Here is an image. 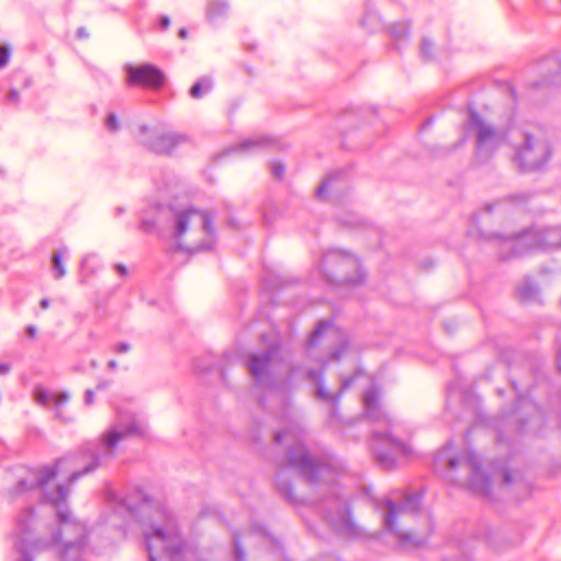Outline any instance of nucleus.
<instances>
[{
  "mask_svg": "<svg viewBox=\"0 0 561 561\" xmlns=\"http://www.w3.org/2000/svg\"><path fill=\"white\" fill-rule=\"evenodd\" d=\"M76 37L78 39H85L89 37V33L84 26H80L76 32Z\"/></svg>",
  "mask_w": 561,
  "mask_h": 561,
  "instance_id": "f704fd0d",
  "label": "nucleus"
},
{
  "mask_svg": "<svg viewBox=\"0 0 561 561\" xmlns=\"http://www.w3.org/2000/svg\"><path fill=\"white\" fill-rule=\"evenodd\" d=\"M447 453V448L443 450L442 453V456L440 457H444V455Z\"/></svg>",
  "mask_w": 561,
  "mask_h": 561,
  "instance_id": "13d9d810",
  "label": "nucleus"
},
{
  "mask_svg": "<svg viewBox=\"0 0 561 561\" xmlns=\"http://www.w3.org/2000/svg\"><path fill=\"white\" fill-rule=\"evenodd\" d=\"M557 362H558V368H559V370L561 371V350H560V351H559V353H558Z\"/></svg>",
  "mask_w": 561,
  "mask_h": 561,
  "instance_id": "5fc2aeb1",
  "label": "nucleus"
},
{
  "mask_svg": "<svg viewBox=\"0 0 561 561\" xmlns=\"http://www.w3.org/2000/svg\"><path fill=\"white\" fill-rule=\"evenodd\" d=\"M517 409H523L531 414V417H540L541 413L539 408L530 400L526 398H519L518 399V407Z\"/></svg>",
  "mask_w": 561,
  "mask_h": 561,
  "instance_id": "393cba45",
  "label": "nucleus"
},
{
  "mask_svg": "<svg viewBox=\"0 0 561 561\" xmlns=\"http://www.w3.org/2000/svg\"><path fill=\"white\" fill-rule=\"evenodd\" d=\"M285 469L282 468L276 473V485L280 494L290 503H297V499L294 494V489L290 482L286 481L283 476L285 474Z\"/></svg>",
  "mask_w": 561,
  "mask_h": 561,
  "instance_id": "412c9836",
  "label": "nucleus"
},
{
  "mask_svg": "<svg viewBox=\"0 0 561 561\" xmlns=\"http://www.w3.org/2000/svg\"><path fill=\"white\" fill-rule=\"evenodd\" d=\"M328 185H329V180L328 181H323L320 184V186L317 188V196L318 197H323L325 195Z\"/></svg>",
  "mask_w": 561,
  "mask_h": 561,
  "instance_id": "c9c22d12",
  "label": "nucleus"
},
{
  "mask_svg": "<svg viewBox=\"0 0 561 561\" xmlns=\"http://www.w3.org/2000/svg\"><path fill=\"white\" fill-rule=\"evenodd\" d=\"M115 270L122 275V276H125L127 274V267L124 265V264H116L115 265Z\"/></svg>",
  "mask_w": 561,
  "mask_h": 561,
  "instance_id": "a19ab883",
  "label": "nucleus"
},
{
  "mask_svg": "<svg viewBox=\"0 0 561 561\" xmlns=\"http://www.w3.org/2000/svg\"><path fill=\"white\" fill-rule=\"evenodd\" d=\"M282 142L271 136H257L240 141L231 151L256 152L262 150H282Z\"/></svg>",
  "mask_w": 561,
  "mask_h": 561,
  "instance_id": "dca6fc26",
  "label": "nucleus"
},
{
  "mask_svg": "<svg viewBox=\"0 0 561 561\" xmlns=\"http://www.w3.org/2000/svg\"><path fill=\"white\" fill-rule=\"evenodd\" d=\"M170 19L167 15L160 18V27L161 30H167L170 26Z\"/></svg>",
  "mask_w": 561,
  "mask_h": 561,
  "instance_id": "58836bf2",
  "label": "nucleus"
},
{
  "mask_svg": "<svg viewBox=\"0 0 561 561\" xmlns=\"http://www.w3.org/2000/svg\"><path fill=\"white\" fill-rule=\"evenodd\" d=\"M213 89V81L208 77H203L196 81L190 89V95L193 99H201Z\"/></svg>",
  "mask_w": 561,
  "mask_h": 561,
  "instance_id": "5701e85b",
  "label": "nucleus"
},
{
  "mask_svg": "<svg viewBox=\"0 0 561 561\" xmlns=\"http://www.w3.org/2000/svg\"><path fill=\"white\" fill-rule=\"evenodd\" d=\"M346 351H347V344L344 343L343 345H341L339 348L334 350L331 353V358L333 360H339Z\"/></svg>",
  "mask_w": 561,
  "mask_h": 561,
  "instance_id": "473e14b6",
  "label": "nucleus"
},
{
  "mask_svg": "<svg viewBox=\"0 0 561 561\" xmlns=\"http://www.w3.org/2000/svg\"><path fill=\"white\" fill-rule=\"evenodd\" d=\"M434 43L428 38H423L421 43V55L430 60L433 58Z\"/></svg>",
  "mask_w": 561,
  "mask_h": 561,
  "instance_id": "a878e982",
  "label": "nucleus"
},
{
  "mask_svg": "<svg viewBox=\"0 0 561 561\" xmlns=\"http://www.w3.org/2000/svg\"><path fill=\"white\" fill-rule=\"evenodd\" d=\"M10 370V365L7 363L0 364V375H5Z\"/></svg>",
  "mask_w": 561,
  "mask_h": 561,
  "instance_id": "a18cd8bd",
  "label": "nucleus"
},
{
  "mask_svg": "<svg viewBox=\"0 0 561 561\" xmlns=\"http://www.w3.org/2000/svg\"><path fill=\"white\" fill-rule=\"evenodd\" d=\"M84 402L88 405H91L94 402V392L93 390H87L84 393Z\"/></svg>",
  "mask_w": 561,
  "mask_h": 561,
  "instance_id": "e433bc0d",
  "label": "nucleus"
},
{
  "mask_svg": "<svg viewBox=\"0 0 561 561\" xmlns=\"http://www.w3.org/2000/svg\"><path fill=\"white\" fill-rule=\"evenodd\" d=\"M10 59V49L7 46H0V69L4 68Z\"/></svg>",
  "mask_w": 561,
  "mask_h": 561,
  "instance_id": "7c9ffc66",
  "label": "nucleus"
},
{
  "mask_svg": "<svg viewBox=\"0 0 561 561\" xmlns=\"http://www.w3.org/2000/svg\"><path fill=\"white\" fill-rule=\"evenodd\" d=\"M147 130H148V128H147L146 126H142V127H141V131H142V133H146Z\"/></svg>",
  "mask_w": 561,
  "mask_h": 561,
  "instance_id": "4d7b16f0",
  "label": "nucleus"
},
{
  "mask_svg": "<svg viewBox=\"0 0 561 561\" xmlns=\"http://www.w3.org/2000/svg\"><path fill=\"white\" fill-rule=\"evenodd\" d=\"M503 478L506 484H510L513 481V476L508 470H505Z\"/></svg>",
  "mask_w": 561,
  "mask_h": 561,
  "instance_id": "c03bdc74",
  "label": "nucleus"
},
{
  "mask_svg": "<svg viewBox=\"0 0 561 561\" xmlns=\"http://www.w3.org/2000/svg\"><path fill=\"white\" fill-rule=\"evenodd\" d=\"M465 127L474 135L476 157L481 163L488 162L508 144L510 130L492 124L476 111H470Z\"/></svg>",
  "mask_w": 561,
  "mask_h": 561,
  "instance_id": "423d86ee",
  "label": "nucleus"
},
{
  "mask_svg": "<svg viewBox=\"0 0 561 561\" xmlns=\"http://www.w3.org/2000/svg\"><path fill=\"white\" fill-rule=\"evenodd\" d=\"M530 197L531 195L526 193L511 194L503 199L496 201L491 204H486L484 206V210L486 213H491L492 210L496 209L503 214L513 210H524L526 209Z\"/></svg>",
  "mask_w": 561,
  "mask_h": 561,
  "instance_id": "f3484780",
  "label": "nucleus"
},
{
  "mask_svg": "<svg viewBox=\"0 0 561 561\" xmlns=\"http://www.w3.org/2000/svg\"><path fill=\"white\" fill-rule=\"evenodd\" d=\"M67 253V248H61L55 251L51 255V272L55 279H60L66 275V266L64 256Z\"/></svg>",
  "mask_w": 561,
  "mask_h": 561,
  "instance_id": "aec40b11",
  "label": "nucleus"
},
{
  "mask_svg": "<svg viewBox=\"0 0 561 561\" xmlns=\"http://www.w3.org/2000/svg\"><path fill=\"white\" fill-rule=\"evenodd\" d=\"M105 127L107 130L112 133L119 130V122L114 113L108 114L107 119L105 122Z\"/></svg>",
  "mask_w": 561,
  "mask_h": 561,
  "instance_id": "cd10ccee",
  "label": "nucleus"
},
{
  "mask_svg": "<svg viewBox=\"0 0 561 561\" xmlns=\"http://www.w3.org/2000/svg\"><path fill=\"white\" fill-rule=\"evenodd\" d=\"M50 305V300L48 298H43L39 302L42 309H47Z\"/></svg>",
  "mask_w": 561,
  "mask_h": 561,
  "instance_id": "09e8293b",
  "label": "nucleus"
},
{
  "mask_svg": "<svg viewBox=\"0 0 561 561\" xmlns=\"http://www.w3.org/2000/svg\"><path fill=\"white\" fill-rule=\"evenodd\" d=\"M279 355V346L274 344L265 351L251 354L247 360V367L257 386L273 389L275 382L272 376V365Z\"/></svg>",
  "mask_w": 561,
  "mask_h": 561,
  "instance_id": "9b49d317",
  "label": "nucleus"
},
{
  "mask_svg": "<svg viewBox=\"0 0 561 561\" xmlns=\"http://www.w3.org/2000/svg\"><path fill=\"white\" fill-rule=\"evenodd\" d=\"M391 34L396 38H404L409 36V30L403 25H393L391 27Z\"/></svg>",
  "mask_w": 561,
  "mask_h": 561,
  "instance_id": "c756f323",
  "label": "nucleus"
},
{
  "mask_svg": "<svg viewBox=\"0 0 561 561\" xmlns=\"http://www.w3.org/2000/svg\"><path fill=\"white\" fill-rule=\"evenodd\" d=\"M527 421L525 420H522L520 422V426L518 427V432H524L525 431V425H526Z\"/></svg>",
  "mask_w": 561,
  "mask_h": 561,
  "instance_id": "864d4df0",
  "label": "nucleus"
},
{
  "mask_svg": "<svg viewBox=\"0 0 561 561\" xmlns=\"http://www.w3.org/2000/svg\"><path fill=\"white\" fill-rule=\"evenodd\" d=\"M447 465L450 469H455L460 462H463L469 471V489L482 496H490L492 484L490 478L482 471L479 456L473 450H467L462 459L448 458Z\"/></svg>",
  "mask_w": 561,
  "mask_h": 561,
  "instance_id": "f8f14e48",
  "label": "nucleus"
},
{
  "mask_svg": "<svg viewBox=\"0 0 561 561\" xmlns=\"http://www.w3.org/2000/svg\"><path fill=\"white\" fill-rule=\"evenodd\" d=\"M234 557L237 561H244L245 553L241 547L238 534L233 535Z\"/></svg>",
  "mask_w": 561,
  "mask_h": 561,
  "instance_id": "bb28decb",
  "label": "nucleus"
},
{
  "mask_svg": "<svg viewBox=\"0 0 561 561\" xmlns=\"http://www.w3.org/2000/svg\"><path fill=\"white\" fill-rule=\"evenodd\" d=\"M122 504L126 506V508L131 513H134L138 506V503L136 501H131L129 499H123Z\"/></svg>",
  "mask_w": 561,
  "mask_h": 561,
  "instance_id": "72a5a7b5",
  "label": "nucleus"
},
{
  "mask_svg": "<svg viewBox=\"0 0 561 561\" xmlns=\"http://www.w3.org/2000/svg\"><path fill=\"white\" fill-rule=\"evenodd\" d=\"M331 529L344 538H360L362 528L354 522L348 503L341 496L331 494L316 507Z\"/></svg>",
  "mask_w": 561,
  "mask_h": 561,
  "instance_id": "0eeeda50",
  "label": "nucleus"
},
{
  "mask_svg": "<svg viewBox=\"0 0 561 561\" xmlns=\"http://www.w3.org/2000/svg\"><path fill=\"white\" fill-rule=\"evenodd\" d=\"M298 371H299V367L298 366L291 367L290 373H289V375L287 377L288 382H291V379L294 378L295 374L298 373Z\"/></svg>",
  "mask_w": 561,
  "mask_h": 561,
  "instance_id": "49530a36",
  "label": "nucleus"
},
{
  "mask_svg": "<svg viewBox=\"0 0 561 561\" xmlns=\"http://www.w3.org/2000/svg\"><path fill=\"white\" fill-rule=\"evenodd\" d=\"M130 350V344L127 342H119L114 345L113 351L117 354L127 353Z\"/></svg>",
  "mask_w": 561,
  "mask_h": 561,
  "instance_id": "2f4dec72",
  "label": "nucleus"
},
{
  "mask_svg": "<svg viewBox=\"0 0 561 561\" xmlns=\"http://www.w3.org/2000/svg\"><path fill=\"white\" fill-rule=\"evenodd\" d=\"M304 431L299 426H291L287 430L278 432L274 436L276 444L285 442L287 444L286 461L288 468L295 470L310 484L320 482L329 483L334 478L331 467L313 457L305 446Z\"/></svg>",
  "mask_w": 561,
  "mask_h": 561,
  "instance_id": "7ed1b4c3",
  "label": "nucleus"
},
{
  "mask_svg": "<svg viewBox=\"0 0 561 561\" xmlns=\"http://www.w3.org/2000/svg\"><path fill=\"white\" fill-rule=\"evenodd\" d=\"M185 137L174 133L152 135L144 140V146L157 154H171Z\"/></svg>",
  "mask_w": 561,
  "mask_h": 561,
  "instance_id": "2eb2a0df",
  "label": "nucleus"
},
{
  "mask_svg": "<svg viewBox=\"0 0 561 561\" xmlns=\"http://www.w3.org/2000/svg\"><path fill=\"white\" fill-rule=\"evenodd\" d=\"M516 295L520 301H534L539 295V288L533 279L527 277L516 288Z\"/></svg>",
  "mask_w": 561,
  "mask_h": 561,
  "instance_id": "6ab92c4d",
  "label": "nucleus"
},
{
  "mask_svg": "<svg viewBox=\"0 0 561 561\" xmlns=\"http://www.w3.org/2000/svg\"><path fill=\"white\" fill-rule=\"evenodd\" d=\"M514 162L523 172L539 171L547 167L553 149L548 128L539 123H525L513 128Z\"/></svg>",
  "mask_w": 561,
  "mask_h": 561,
  "instance_id": "f03ea898",
  "label": "nucleus"
},
{
  "mask_svg": "<svg viewBox=\"0 0 561 561\" xmlns=\"http://www.w3.org/2000/svg\"><path fill=\"white\" fill-rule=\"evenodd\" d=\"M34 398L36 402L43 407H46L50 401H54V407L56 409V416L60 417L59 409L61 405L68 402L69 394L66 392L53 394L44 388L37 387L34 390Z\"/></svg>",
  "mask_w": 561,
  "mask_h": 561,
  "instance_id": "a211bd4d",
  "label": "nucleus"
},
{
  "mask_svg": "<svg viewBox=\"0 0 561 561\" xmlns=\"http://www.w3.org/2000/svg\"><path fill=\"white\" fill-rule=\"evenodd\" d=\"M529 249H559L561 248V226L535 228L522 236L512 244L513 255L522 253V247Z\"/></svg>",
  "mask_w": 561,
  "mask_h": 561,
  "instance_id": "9d476101",
  "label": "nucleus"
},
{
  "mask_svg": "<svg viewBox=\"0 0 561 561\" xmlns=\"http://www.w3.org/2000/svg\"><path fill=\"white\" fill-rule=\"evenodd\" d=\"M26 333L30 337L34 339L36 337V334H37V329L35 325L33 324H30L26 327Z\"/></svg>",
  "mask_w": 561,
  "mask_h": 561,
  "instance_id": "ea45409f",
  "label": "nucleus"
},
{
  "mask_svg": "<svg viewBox=\"0 0 561 561\" xmlns=\"http://www.w3.org/2000/svg\"><path fill=\"white\" fill-rule=\"evenodd\" d=\"M554 80L545 81L543 84L554 83Z\"/></svg>",
  "mask_w": 561,
  "mask_h": 561,
  "instance_id": "6e6d98bb",
  "label": "nucleus"
},
{
  "mask_svg": "<svg viewBox=\"0 0 561 561\" xmlns=\"http://www.w3.org/2000/svg\"><path fill=\"white\" fill-rule=\"evenodd\" d=\"M186 233L196 234L194 251L211 250L216 242L214 217L193 207L175 211L173 237L179 247Z\"/></svg>",
  "mask_w": 561,
  "mask_h": 561,
  "instance_id": "39448f33",
  "label": "nucleus"
},
{
  "mask_svg": "<svg viewBox=\"0 0 561 561\" xmlns=\"http://www.w3.org/2000/svg\"><path fill=\"white\" fill-rule=\"evenodd\" d=\"M271 171L274 178L283 179L285 174V165L279 161H274L271 167Z\"/></svg>",
  "mask_w": 561,
  "mask_h": 561,
  "instance_id": "c85d7f7f",
  "label": "nucleus"
},
{
  "mask_svg": "<svg viewBox=\"0 0 561 561\" xmlns=\"http://www.w3.org/2000/svg\"><path fill=\"white\" fill-rule=\"evenodd\" d=\"M153 227V224L152 222H149V221H146L144 220L141 222V228L145 230V231H150V229Z\"/></svg>",
  "mask_w": 561,
  "mask_h": 561,
  "instance_id": "de8ad7c7",
  "label": "nucleus"
},
{
  "mask_svg": "<svg viewBox=\"0 0 561 561\" xmlns=\"http://www.w3.org/2000/svg\"><path fill=\"white\" fill-rule=\"evenodd\" d=\"M229 9V4L225 0H213L207 4L206 16L209 21H215L225 15Z\"/></svg>",
  "mask_w": 561,
  "mask_h": 561,
  "instance_id": "4be33fe9",
  "label": "nucleus"
},
{
  "mask_svg": "<svg viewBox=\"0 0 561 561\" xmlns=\"http://www.w3.org/2000/svg\"><path fill=\"white\" fill-rule=\"evenodd\" d=\"M548 62L551 64L550 68H560V64L556 59H550Z\"/></svg>",
  "mask_w": 561,
  "mask_h": 561,
  "instance_id": "603ef678",
  "label": "nucleus"
},
{
  "mask_svg": "<svg viewBox=\"0 0 561 561\" xmlns=\"http://www.w3.org/2000/svg\"><path fill=\"white\" fill-rule=\"evenodd\" d=\"M9 102H18L19 101V92L15 89H11L8 94Z\"/></svg>",
  "mask_w": 561,
  "mask_h": 561,
  "instance_id": "4c0bfd02",
  "label": "nucleus"
},
{
  "mask_svg": "<svg viewBox=\"0 0 561 561\" xmlns=\"http://www.w3.org/2000/svg\"><path fill=\"white\" fill-rule=\"evenodd\" d=\"M363 403L365 416L370 422L385 426V431L371 432L369 444L375 460L381 468L392 470L412 453L411 447L389 432L392 421L383 411L379 393L375 388L365 391Z\"/></svg>",
  "mask_w": 561,
  "mask_h": 561,
  "instance_id": "f257e3e1",
  "label": "nucleus"
},
{
  "mask_svg": "<svg viewBox=\"0 0 561 561\" xmlns=\"http://www.w3.org/2000/svg\"><path fill=\"white\" fill-rule=\"evenodd\" d=\"M107 367L111 370H115L117 368V362L115 359H111L107 362Z\"/></svg>",
  "mask_w": 561,
  "mask_h": 561,
  "instance_id": "8fccbe9b",
  "label": "nucleus"
},
{
  "mask_svg": "<svg viewBox=\"0 0 561 561\" xmlns=\"http://www.w3.org/2000/svg\"><path fill=\"white\" fill-rule=\"evenodd\" d=\"M331 325H332V322L329 320L319 321L310 336L309 344L311 346L318 344V342H319L320 337L323 335L324 331L328 330Z\"/></svg>",
  "mask_w": 561,
  "mask_h": 561,
  "instance_id": "b1692460",
  "label": "nucleus"
},
{
  "mask_svg": "<svg viewBox=\"0 0 561 561\" xmlns=\"http://www.w3.org/2000/svg\"><path fill=\"white\" fill-rule=\"evenodd\" d=\"M179 36L182 38V39H185L187 37V30L186 28H181L179 31Z\"/></svg>",
  "mask_w": 561,
  "mask_h": 561,
  "instance_id": "3c124183",
  "label": "nucleus"
},
{
  "mask_svg": "<svg viewBox=\"0 0 561 561\" xmlns=\"http://www.w3.org/2000/svg\"><path fill=\"white\" fill-rule=\"evenodd\" d=\"M137 495H138V497H139V500H140V502H141V504H142V505H147V504H148L149 499H148V496H147V495H145V494L142 493V491L138 490V491H137Z\"/></svg>",
  "mask_w": 561,
  "mask_h": 561,
  "instance_id": "79ce46f5",
  "label": "nucleus"
},
{
  "mask_svg": "<svg viewBox=\"0 0 561 561\" xmlns=\"http://www.w3.org/2000/svg\"><path fill=\"white\" fill-rule=\"evenodd\" d=\"M386 514L383 516V526L387 530L393 533L402 543L420 547L425 543V538H417L408 531L399 529L396 525L397 518L416 513L422 505V495L420 493L408 494L401 503L392 500H386Z\"/></svg>",
  "mask_w": 561,
  "mask_h": 561,
  "instance_id": "1a4fd4ad",
  "label": "nucleus"
},
{
  "mask_svg": "<svg viewBox=\"0 0 561 561\" xmlns=\"http://www.w3.org/2000/svg\"><path fill=\"white\" fill-rule=\"evenodd\" d=\"M149 561H183L184 542L173 516L157 511L156 520L144 530Z\"/></svg>",
  "mask_w": 561,
  "mask_h": 561,
  "instance_id": "20e7f679",
  "label": "nucleus"
},
{
  "mask_svg": "<svg viewBox=\"0 0 561 561\" xmlns=\"http://www.w3.org/2000/svg\"><path fill=\"white\" fill-rule=\"evenodd\" d=\"M111 385L110 380L100 381L96 386L98 390H104Z\"/></svg>",
  "mask_w": 561,
  "mask_h": 561,
  "instance_id": "37998d69",
  "label": "nucleus"
},
{
  "mask_svg": "<svg viewBox=\"0 0 561 561\" xmlns=\"http://www.w3.org/2000/svg\"><path fill=\"white\" fill-rule=\"evenodd\" d=\"M127 82L129 85H141L152 90H159L163 87L164 73L151 64H144L137 67L127 68Z\"/></svg>",
  "mask_w": 561,
  "mask_h": 561,
  "instance_id": "4468645a",
  "label": "nucleus"
},
{
  "mask_svg": "<svg viewBox=\"0 0 561 561\" xmlns=\"http://www.w3.org/2000/svg\"><path fill=\"white\" fill-rule=\"evenodd\" d=\"M328 365V362H323L322 367L320 369H309L307 373V377L309 380L316 382L317 390H316V397L320 399L321 401L329 403L333 407V414L335 415L337 413V404L341 399V397L344 394L346 390L350 389V387L356 381V379L363 375L362 369H357L353 375L347 377L341 378V387L340 390L336 393H331L325 387H324V370Z\"/></svg>",
  "mask_w": 561,
  "mask_h": 561,
  "instance_id": "ddd939ff",
  "label": "nucleus"
},
{
  "mask_svg": "<svg viewBox=\"0 0 561 561\" xmlns=\"http://www.w3.org/2000/svg\"><path fill=\"white\" fill-rule=\"evenodd\" d=\"M322 268L325 278L332 283L355 285L364 279L358 259L347 252H325L322 256Z\"/></svg>",
  "mask_w": 561,
  "mask_h": 561,
  "instance_id": "6e6552de",
  "label": "nucleus"
}]
</instances>
